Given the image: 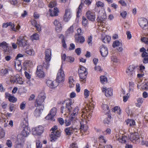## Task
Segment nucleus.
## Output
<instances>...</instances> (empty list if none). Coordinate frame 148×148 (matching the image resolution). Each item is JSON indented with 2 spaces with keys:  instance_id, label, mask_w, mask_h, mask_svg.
<instances>
[{
  "instance_id": "5fc2aeb1",
  "label": "nucleus",
  "mask_w": 148,
  "mask_h": 148,
  "mask_svg": "<svg viewBox=\"0 0 148 148\" xmlns=\"http://www.w3.org/2000/svg\"><path fill=\"white\" fill-rule=\"evenodd\" d=\"M98 139L99 141L101 142H104L106 143V140L105 139L104 137L102 135L99 136Z\"/></svg>"
},
{
  "instance_id": "f3484780",
  "label": "nucleus",
  "mask_w": 148,
  "mask_h": 148,
  "mask_svg": "<svg viewBox=\"0 0 148 148\" xmlns=\"http://www.w3.org/2000/svg\"><path fill=\"white\" fill-rule=\"evenodd\" d=\"M37 108L35 110L34 114V115L36 116H39L42 112L44 108V106H37Z\"/></svg>"
},
{
  "instance_id": "864d4df0",
  "label": "nucleus",
  "mask_w": 148,
  "mask_h": 148,
  "mask_svg": "<svg viewBox=\"0 0 148 148\" xmlns=\"http://www.w3.org/2000/svg\"><path fill=\"white\" fill-rule=\"evenodd\" d=\"M8 69L5 68L4 69H3L1 70V75H3L8 73Z\"/></svg>"
},
{
  "instance_id": "49530a36",
  "label": "nucleus",
  "mask_w": 148,
  "mask_h": 148,
  "mask_svg": "<svg viewBox=\"0 0 148 148\" xmlns=\"http://www.w3.org/2000/svg\"><path fill=\"white\" fill-rule=\"evenodd\" d=\"M19 76L18 75H17L15 76L12 77H11L10 79L11 82L16 83Z\"/></svg>"
},
{
  "instance_id": "f8f14e48",
  "label": "nucleus",
  "mask_w": 148,
  "mask_h": 148,
  "mask_svg": "<svg viewBox=\"0 0 148 148\" xmlns=\"http://www.w3.org/2000/svg\"><path fill=\"white\" fill-rule=\"evenodd\" d=\"M135 68V66L133 65L129 66L126 70L127 75L131 77L134 76L135 75L134 71Z\"/></svg>"
},
{
  "instance_id": "a19ab883",
  "label": "nucleus",
  "mask_w": 148,
  "mask_h": 148,
  "mask_svg": "<svg viewBox=\"0 0 148 148\" xmlns=\"http://www.w3.org/2000/svg\"><path fill=\"white\" fill-rule=\"evenodd\" d=\"M111 116L108 115V117L104 119L103 121V122L105 124H108L110 123L111 119Z\"/></svg>"
},
{
  "instance_id": "c85d7f7f",
  "label": "nucleus",
  "mask_w": 148,
  "mask_h": 148,
  "mask_svg": "<svg viewBox=\"0 0 148 148\" xmlns=\"http://www.w3.org/2000/svg\"><path fill=\"white\" fill-rule=\"evenodd\" d=\"M101 40L105 43H108L110 40V37L109 36H102L101 37Z\"/></svg>"
},
{
  "instance_id": "412c9836",
  "label": "nucleus",
  "mask_w": 148,
  "mask_h": 148,
  "mask_svg": "<svg viewBox=\"0 0 148 148\" xmlns=\"http://www.w3.org/2000/svg\"><path fill=\"white\" fill-rule=\"evenodd\" d=\"M129 138L131 141H136L139 138V135L137 132L132 133Z\"/></svg>"
},
{
  "instance_id": "79ce46f5",
  "label": "nucleus",
  "mask_w": 148,
  "mask_h": 148,
  "mask_svg": "<svg viewBox=\"0 0 148 148\" xmlns=\"http://www.w3.org/2000/svg\"><path fill=\"white\" fill-rule=\"evenodd\" d=\"M30 38L32 41H34L35 40H38L39 38V36L38 34L35 33L31 36Z\"/></svg>"
},
{
  "instance_id": "e433bc0d",
  "label": "nucleus",
  "mask_w": 148,
  "mask_h": 148,
  "mask_svg": "<svg viewBox=\"0 0 148 148\" xmlns=\"http://www.w3.org/2000/svg\"><path fill=\"white\" fill-rule=\"evenodd\" d=\"M142 57L143 58V62L145 64L148 63V53L145 54H143L141 55Z\"/></svg>"
},
{
  "instance_id": "4468645a",
  "label": "nucleus",
  "mask_w": 148,
  "mask_h": 148,
  "mask_svg": "<svg viewBox=\"0 0 148 148\" xmlns=\"http://www.w3.org/2000/svg\"><path fill=\"white\" fill-rule=\"evenodd\" d=\"M86 17L90 21H93L95 19V13L90 10L88 11L86 14Z\"/></svg>"
},
{
  "instance_id": "680f3d73",
  "label": "nucleus",
  "mask_w": 148,
  "mask_h": 148,
  "mask_svg": "<svg viewBox=\"0 0 148 148\" xmlns=\"http://www.w3.org/2000/svg\"><path fill=\"white\" fill-rule=\"evenodd\" d=\"M6 144L8 147L11 148L12 147V143L10 140H7Z\"/></svg>"
},
{
  "instance_id": "7ed1b4c3",
  "label": "nucleus",
  "mask_w": 148,
  "mask_h": 148,
  "mask_svg": "<svg viewBox=\"0 0 148 148\" xmlns=\"http://www.w3.org/2000/svg\"><path fill=\"white\" fill-rule=\"evenodd\" d=\"M28 38L26 36H20L17 40L16 44L19 47H24L25 46L29 47L27 42Z\"/></svg>"
},
{
  "instance_id": "dca6fc26",
  "label": "nucleus",
  "mask_w": 148,
  "mask_h": 148,
  "mask_svg": "<svg viewBox=\"0 0 148 148\" xmlns=\"http://www.w3.org/2000/svg\"><path fill=\"white\" fill-rule=\"evenodd\" d=\"M102 92H105V95L107 97H109L112 95V90L110 88L107 89L106 87H103L101 88Z\"/></svg>"
},
{
  "instance_id": "58836bf2",
  "label": "nucleus",
  "mask_w": 148,
  "mask_h": 148,
  "mask_svg": "<svg viewBox=\"0 0 148 148\" xmlns=\"http://www.w3.org/2000/svg\"><path fill=\"white\" fill-rule=\"evenodd\" d=\"M69 86L70 88H72L74 86L75 82L72 77H69Z\"/></svg>"
},
{
  "instance_id": "2f4dec72",
  "label": "nucleus",
  "mask_w": 148,
  "mask_h": 148,
  "mask_svg": "<svg viewBox=\"0 0 148 148\" xmlns=\"http://www.w3.org/2000/svg\"><path fill=\"white\" fill-rule=\"evenodd\" d=\"M112 111L119 115L121 113V110L120 107L118 106L115 107L112 110Z\"/></svg>"
},
{
  "instance_id": "bb28decb",
  "label": "nucleus",
  "mask_w": 148,
  "mask_h": 148,
  "mask_svg": "<svg viewBox=\"0 0 148 148\" xmlns=\"http://www.w3.org/2000/svg\"><path fill=\"white\" fill-rule=\"evenodd\" d=\"M71 17V13L69 10H66L65 14L64 16V20L66 21H68Z\"/></svg>"
},
{
  "instance_id": "c03bdc74",
  "label": "nucleus",
  "mask_w": 148,
  "mask_h": 148,
  "mask_svg": "<svg viewBox=\"0 0 148 148\" xmlns=\"http://www.w3.org/2000/svg\"><path fill=\"white\" fill-rule=\"evenodd\" d=\"M88 21L85 17L83 16L82 21V25L84 27L86 26L88 24Z\"/></svg>"
},
{
  "instance_id": "5701e85b",
  "label": "nucleus",
  "mask_w": 148,
  "mask_h": 148,
  "mask_svg": "<svg viewBox=\"0 0 148 148\" xmlns=\"http://www.w3.org/2000/svg\"><path fill=\"white\" fill-rule=\"evenodd\" d=\"M119 135L116 134V139L120 143H124L126 141V140L127 139V137L123 135H121V136H119Z\"/></svg>"
},
{
  "instance_id": "473e14b6",
  "label": "nucleus",
  "mask_w": 148,
  "mask_h": 148,
  "mask_svg": "<svg viewBox=\"0 0 148 148\" xmlns=\"http://www.w3.org/2000/svg\"><path fill=\"white\" fill-rule=\"evenodd\" d=\"M33 22L34 23V26L36 28L38 32L40 31L41 30V26L39 24H38L35 20H34L32 21L31 23L32 25H34Z\"/></svg>"
},
{
  "instance_id": "aec40b11",
  "label": "nucleus",
  "mask_w": 148,
  "mask_h": 148,
  "mask_svg": "<svg viewBox=\"0 0 148 148\" xmlns=\"http://www.w3.org/2000/svg\"><path fill=\"white\" fill-rule=\"evenodd\" d=\"M53 24L56 27V29L58 32H60L62 29V25L59 20L55 19L53 22Z\"/></svg>"
},
{
  "instance_id": "423d86ee",
  "label": "nucleus",
  "mask_w": 148,
  "mask_h": 148,
  "mask_svg": "<svg viewBox=\"0 0 148 148\" xmlns=\"http://www.w3.org/2000/svg\"><path fill=\"white\" fill-rule=\"evenodd\" d=\"M46 98L45 94L44 92L40 93L38 96L35 102V106H44L42 103Z\"/></svg>"
},
{
  "instance_id": "cd10ccee",
  "label": "nucleus",
  "mask_w": 148,
  "mask_h": 148,
  "mask_svg": "<svg viewBox=\"0 0 148 148\" xmlns=\"http://www.w3.org/2000/svg\"><path fill=\"white\" fill-rule=\"evenodd\" d=\"M144 100V99L142 98H138L137 100V103H136V106L138 108H140Z\"/></svg>"
},
{
  "instance_id": "9d476101",
  "label": "nucleus",
  "mask_w": 148,
  "mask_h": 148,
  "mask_svg": "<svg viewBox=\"0 0 148 148\" xmlns=\"http://www.w3.org/2000/svg\"><path fill=\"white\" fill-rule=\"evenodd\" d=\"M36 74L40 78H42L45 76V74L43 71L42 66L39 65L37 66L36 71Z\"/></svg>"
},
{
  "instance_id": "a211bd4d",
  "label": "nucleus",
  "mask_w": 148,
  "mask_h": 148,
  "mask_svg": "<svg viewBox=\"0 0 148 148\" xmlns=\"http://www.w3.org/2000/svg\"><path fill=\"white\" fill-rule=\"evenodd\" d=\"M100 52L101 55L103 57H106L108 54V50L107 47L104 46L101 47Z\"/></svg>"
},
{
  "instance_id": "6e6552de",
  "label": "nucleus",
  "mask_w": 148,
  "mask_h": 148,
  "mask_svg": "<svg viewBox=\"0 0 148 148\" xmlns=\"http://www.w3.org/2000/svg\"><path fill=\"white\" fill-rule=\"evenodd\" d=\"M65 75L61 68L59 70L57 74L56 81L58 83L63 82L65 79Z\"/></svg>"
},
{
  "instance_id": "6e6d98bb",
  "label": "nucleus",
  "mask_w": 148,
  "mask_h": 148,
  "mask_svg": "<svg viewBox=\"0 0 148 148\" xmlns=\"http://www.w3.org/2000/svg\"><path fill=\"white\" fill-rule=\"evenodd\" d=\"M5 132L2 128L0 130V138H2L5 136Z\"/></svg>"
},
{
  "instance_id": "20e7f679",
  "label": "nucleus",
  "mask_w": 148,
  "mask_h": 148,
  "mask_svg": "<svg viewBox=\"0 0 148 148\" xmlns=\"http://www.w3.org/2000/svg\"><path fill=\"white\" fill-rule=\"evenodd\" d=\"M23 123H25L26 125H23V129L21 132V134L18 135H21V137L24 140L25 137L27 136L30 132L29 128L27 126L28 121L27 118L26 119H24Z\"/></svg>"
},
{
  "instance_id": "a878e982",
  "label": "nucleus",
  "mask_w": 148,
  "mask_h": 148,
  "mask_svg": "<svg viewBox=\"0 0 148 148\" xmlns=\"http://www.w3.org/2000/svg\"><path fill=\"white\" fill-rule=\"evenodd\" d=\"M87 74L88 73L79 74V80L81 83H84L86 82Z\"/></svg>"
},
{
  "instance_id": "1a4fd4ad",
  "label": "nucleus",
  "mask_w": 148,
  "mask_h": 148,
  "mask_svg": "<svg viewBox=\"0 0 148 148\" xmlns=\"http://www.w3.org/2000/svg\"><path fill=\"white\" fill-rule=\"evenodd\" d=\"M60 136L61 132L60 131H57L54 132H51L50 135V141L52 142H55Z\"/></svg>"
},
{
  "instance_id": "bf43d9fd",
  "label": "nucleus",
  "mask_w": 148,
  "mask_h": 148,
  "mask_svg": "<svg viewBox=\"0 0 148 148\" xmlns=\"http://www.w3.org/2000/svg\"><path fill=\"white\" fill-rule=\"evenodd\" d=\"M9 23L10 25H9V26H10L11 29L14 31L16 32V28L15 27V25L14 24L11 22H9Z\"/></svg>"
},
{
  "instance_id": "f03ea898",
  "label": "nucleus",
  "mask_w": 148,
  "mask_h": 148,
  "mask_svg": "<svg viewBox=\"0 0 148 148\" xmlns=\"http://www.w3.org/2000/svg\"><path fill=\"white\" fill-rule=\"evenodd\" d=\"M65 106H62L61 107V112L64 114L71 112L73 107L72 100L69 99H67L65 100Z\"/></svg>"
},
{
  "instance_id": "13d9d810",
  "label": "nucleus",
  "mask_w": 148,
  "mask_h": 148,
  "mask_svg": "<svg viewBox=\"0 0 148 148\" xmlns=\"http://www.w3.org/2000/svg\"><path fill=\"white\" fill-rule=\"evenodd\" d=\"M58 83L56 81H53L52 84L51 85V88H55L58 85Z\"/></svg>"
},
{
  "instance_id": "9b49d317",
  "label": "nucleus",
  "mask_w": 148,
  "mask_h": 148,
  "mask_svg": "<svg viewBox=\"0 0 148 148\" xmlns=\"http://www.w3.org/2000/svg\"><path fill=\"white\" fill-rule=\"evenodd\" d=\"M25 140L21 137V135H18L17 136V141L16 144L15 145V148H23V144L24 143Z\"/></svg>"
},
{
  "instance_id": "e2e57ef3",
  "label": "nucleus",
  "mask_w": 148,
  "mask_h": 148,
  "mask_svg": "<svg viewBox=\"0 0 148 148\" xmlns=\"http://www.w3.org/2000/svg\"><path fill=\"white\" fill-rule=\"evenodd\" d=\"M111 130L110 128H107L104 131H102V132L104 134L105 133L106 134H110L111 133Z\"/></svg>"
},
{
  "instance_id": "4be33fe9",
  "label": "nucleus",
  "mask_w": 148,
  "mask_h": 148,
  "mask_svg": "<svg viewBox=\"0 0 148 148\" xmlns=\"http://www.w3.org/2000/svg\"><path fill=\"white\" fill-rule=\"evenodd\" d=\"M5 98H8V100L14 103L17 101V99L13 96H11L8 93L6 92L5 93Z\"/></svg>"
},
{
  "instance_id": "2eb2a0df",
  "label": "nucleus",
  "mask_w": 148,
  "mask_h": 148,
  "mask_svg": "<svg viewBox=\"0 0 148 148\" xmlns=\"http://www.w3.org/2000/svg\"><path fill=\"white\" fill-rule=\"evenodd\" d=\"M32 130L33 134L39 135L43 133L44 129L42 126H39L37 127L33 128Z\"/></svg>"
},
{
  "instance_id": "4c0bfd02",
  "label": "nucleus",
  "mask_w": 148,
  "mask_h": 148,
  "mask_svg": "<svg viewBox=\"0 0 148 148\" xmlns=\"http://www.w3.org/2000/svg\"><path fill=\"white\" fill-rule=\"evenodd\" d=\"M79 74L87 73L86 69L83 66H81L80 67V69L78 70Z\"/></svg>"
},
{
  "instance_id": "37998d69",
  "label": "nucleus",
  "mask_w": 148,
  "mask_h": 148,
  "mask_svg": "<svg viewBox=\"0 0 148 148\" xmlns=\"http://www.w3.org/2000/svg\"><path fill=\"white\" fill-rule=\"evenodd\" d=\"M26 53L30 56H33L34 54V52L33 49L31 48L30 49L27 50L25 51Z\"/></svg>"
},
{
  "instance_id": "7c9ffc66",
  "label": "nucleus",
  "mask_w": 148,
  "mask_h": 148,
  "mask_svg": "<svg viewBox=\"0 0 148 148\" xmlns=\"http://www.w3.org/2000/svg\"><path fill=\"white\" fill-rule=\"evenodd\" d=\"M84 0H81V1H84ZM83 4H82V2L79 5L77 9V16L79 17L80 16V14L82 12V5Z\"/></svg>"
},
{
  "instance_id": "774afa93",
  "label": "nucleus",
  "mask_w": 148,
  "mask_h": 148,
  "mask_svg": "<svg viewBox=\"0 0 148 148\" xmlns=\"http://www.w3.org/2000/svg\"><path fill=\"white\" fill-rule=\"evenodd\" d=\"M96 5L98 7H102L104 5L103 3L100 1H99L96 3Z\"/></svg>"
},
{
  "instance_id": "72a5a7b5",
  "label": "nucleus",
  "mask_w": 148,
  "mask_h": 148,
  "mask_svg": "<svg viewBox=\"0 0 148 148\" xmlns=\"http://www.w3.org/2000/svg\"><path fill=\"white\" fill-rule=\"evenodd\" d=\"M126 122L127 124L130 126H133L135 124V122L133 119H128L127 121H126Z\"/></svg>"
},
{
  "instance_id": "0e129e2a",
  "label": "nucleus",
  "mask_w": 148,
  "mask_h": 148,
  "mask_svg": "<svg viewBox=\"0 0 148 148\" xmlns=\"http://www.w3.org/2000/svg\"><path fill=\"white\" fill-rule=\"evenodd\" d=\"M89 94L90 92L87 89H86L84 90V94L85 98L89 96Z\"/></svg>"
},
{
  "instance_id": "603ef678",
  "label": "nucleus",
  "mask_w": 148,
  "mask_h": 148,
  "mask_svg": "<svg viewBox=\"0 0 148 148\" xmlns=\"http://www.w3.org/2000/svg\"><path fill=\"white\" fill-rule=\"evenodd\" d=\"M56 5V2L55 1H53L50 2L49 5V7L50 8H52L55 7Z\"/></svg>"
},
{
  "instance_id": "c9c22d12",
  "label": "nucleus",
  "mask_w": 148,
  "mask_h": 148,
  "mask_svg": "<svg viewBox=\"0 0 148 148\" xmlns=\"http://www.w3.org/2000/svg\"><path fill=\"white\" fill-rule=\"evenodd\" d=\"M71 112H72L73 113L72 114L77 115L80 112L79 111V108L78 107H76L74 108H73L72 111Z\"/></svg>"
},
{
  "instance_id": "393cba45",
  "label": "nucleus",
  "mask_w": 148,
  "mask_h": 148,
  "mask_svg": "<svg viewBox=\"0 0 148 148\" xmlns=\"http://www.w3.org/2000/svg\"><path fill=\"white\" fill-rule=\"evenodd\" d=\"M75 37L76 42L83 43L85 41L84 38L83 36H79L77 34H75Z\"/></svg>"
},
{
  "instance_id": "ddd939ff",
  "label": "nucleus",
  "mask_w": 148,
  "mask_h": 148,
  "mask_svg": "<svg viewBox=\"0 0 148 148\" xmlns=\"http://www.w3.org/2000/svg\"><path fill=\"white\" fill-rule=\"evenodd\" d=\"M140 26L143 29H145L147 27L148 22L147 20L145 18H140L138 20Z\"/></svg>"
},
{
  "instance_id": "4d7b16f0",
  "label": "nucleus",
  "mask_w": 148,
  "mask_h": 148,
  "mask_svg": "<svg viewBox=\"0 0 148 148\" xmlns=\"http://www.w3.org/2000/svg\"><path fill=\"white\" fill-rule=\"evenodd\" d=\"M121 42H119L118 40H116L113 44L112 46L114 47H116L119 46L121 44Z\"/></svg>"
},
{
  "instance_id": "b1692460",
  "label": "nucleus",
  "mask_w": 148,
  "mask_h": 148,
  "mask_svg": "<svg viewBox=\"0 0 148 148\" xmlns=\"http://www.w3.org/2000/svg\"><path fill=\"white\" fill-rule=\"evenodd\" d=\"M50 16H58L59 11L57 8H54L53 10L50 9L49 10Z\"/></svg>"
},
{
  "instance_id": "69168bd1",
  "label": "nucleus",
  "mask_w": 148,
  "mask_h": 148,
  "mask_svg": "<svg viewBox=\"0 0 148 148\" xmlns=\"http://www.w3.org/2000/svg\"><path fill=\"white\" fill-rule=\"evenodd\" d=\"M70 62H73L74 61V58L68 56L66 57V61Z\"/></svg>"
},
{
  "instance_id": "338daca9",
  "label": "nucleus",
  "mask_w": 148,
  "mask_h": 148,
  "mask_svg": "<svg viewBox=\"0 0 148 148\" xmlns=\"http://www.w3.org/2000/svg\"><path fill=\"white\" fill-rule=\"evenodd\" d=\"M111 59L113 62L117 63L119 62L118 60H117L116 56H112L111 58Z\"/></svg>"
},
{
  "instance_id": "f257e3e1",
  "label": "nucleus",
  "mask_w": 148,
  "mask_h": 148,
  "mask_svg": "<svg viewBox=\"0 0 148 148\" xmlns=\"http://www.w3.org/2000/svg\"><path fill=\"white\" fill-rule=\"evenodd\" d=\"M83 114L81 116L82 118H84V119L80 122V128L81 130H83L84 131H86L88 129V127L87 125V119L88 121L91 118V115L90 114L88 111H84L82 112Z\"/></svg>"
},
{
  "instance_id": "a18cd8bd",
  "label": "nucleus",
  "mask_w": 148,
  "mask_h": 148,
  "mask_svg": "<svg viewBox=\"0 0 148 148\" xmlns=\"http://www.w3.org/2000/svg\"><path fill=\"white\" fill-rule=\"evenodd\" d=\"M77 115H74L73 114H71L70 116L69 119L71 121L73 122L76 121L77 120Z\"/></svg>"
},
{
  "instance_id": "0eeeda50",
  "label": "nucleus",
  "mask_w": 148,
  "mask_h": 148,
  "mask_svg": "<svg viewBox=\"0 0 148 148\" xmlns=\"http://www.w3.org/2000/svg\"><path fill=\"white\" fill-rule=\"evenodd\" d=\"M57 109L55 108H53L50 111L49 113L46 117V119L54 121L55 119L54 116H55L57 112Z\"/></svg>"
},
{
  "instance_id": "de8ad7c7",
  "label": "nucleus",
  "mask_w": 148,
  "mask_h": 148,
  "mask_svg": "<svg viewBox=\"0 0 148 148\" xmlns=\"http://www.w3.org/2000/svg\"><path fill=\"white\" fill-rule=\"evenodd\" d=\"M73 32V25L71 26L66 31V33L67 34H69L72 33Z\"/></svg>"
},
{
  "instance_id": "f704fd0d",
  "label": "nucleus",
  "mask_w": 148,
  "mask_h": 148,
  "mask_svg": "<svg viewBox=\"0 0 148 148\" xmlns=\"http://www.w3.org/2000/svg\"><path fill=\"white\" fill-rule=\"evenodd\" d=\"M102 108L104 112L105 113L108 114L110 112L109 107L107 104H103L102 106Z\"/></svg>"
},
{
  "instance_id": "39448f33",
  "label": "nucleus",
  "mask_w": 148,
  "mask_h": 148,
  "mask_svg": "<svg viewBox=\"0 0 148 148\" xmlns=\"http://www.w3.org/2000/svg\"><path fill=\"white\" fill-rule=\"evenodd\" d=\"M45 59L46 62L43 63V66L45 67L46 69L49 68V64L48 62L50 61L51 58V51L49 49H47L45 51Z\"/></svg>"
},
{
  "instance_id": "8fccbe9b",
  "label": "nucleus",
  "mask_w": 148,
  "mask_h": 148,
  "mask_svg": "<svg viewBox=\"0 0 148 148\" xmlns=\"http://www.w3.org/2000/svg\"><path fill=\"white\" fill-rule=\"evenodd\" d=\"M146 36V37H142L141 40L145 43L148 44V34Z\"/></svg>"
},
{
  "instance_id": "052dcab7",
  "label": "nucleus",
  "mask_w": 148,
  "mask_h": 148,
  "mask_svg": "<svg viewBox=\"0 0 148 148\" xmlns=\"http://www.w3.org/2000/svg\"><path fill=\"white\" fill-rule=\"evenodd\" d=\"M95 70L97 72H101L102 71L101 67L99 66H96L95 67Z\"/></svg>"
},
{
  "instance_id": "3c124183",
  "label": "nucleus",
  "mask_w": 148,
  "mask_h": 148,
  "mask_svg": "<svg viewBox=\"0 0 148 148\" xmlns=\"http://www.w3.org/2000/svg\"><path fill=\"white\" fill-rule=\"evenodd\" d=\"M134 83L132 82H129V90L130 91H133L134 90Z\"/></svg>"
},
{
  "instance_id": "6ab92c4d",
  "label": "nucleus",
  "mask_w": 148,
  "mask_h": 148,
  "mask_svg": "<svg viewBox=\"0 0 148 148\" xmlns=\"http://www.w3.org/2000/svg\"><path fill=\"white\" fill-rule=\"evenodd\" d=\"M0 47H1L3 49V51L5 55L8 54L9 53V48L7 44L4 41L1 43H0Z\"/></svg>"
},
{
  "instance_id": "ea45409f",
  "label": "nucleus",
  "mask_w": 148,
  "mask_h": 148,
  "mask_svg": "<svg viewBox=\"0 0 148 148\" xmlns=\"http://www.w3.org/2000/svg\"><path fill=\"white\" fill-rule=\"evenodd\" d=\"M100 80L101 83L102 84H105L107 82V78L104 76H102L100 77Z\"/></svg>"
},
{
  "instance_id": "09e8293b",
  "label": "nucleus",
  "mask_w": 148,
  "mask_h": 148,
  "mask_svg": "<svg viewBox=\"0 0 148 148\" xmlns=\"http://www.w3.org/2000/svg\"><path fill=\"white\" fill-rule=\"evenodd\" d=\"M60 38H62V46L64 48H66V45L65 43V42L63 35L62 34L60 35Z\"/></svg>"
},
{
  "instance_id": "c756f323",
  "label": "nucleus",
  "mask_w": 148,
  "mask_h": 148,
  "mask_svg": "<svg viewBox=\"0 0 148 148\" xmlns=\"http://www.w3.org/2000/svg\"><path fill=\"white\" fill-rule=\"evenodd\" d=\"M65 131L67 135H70L73 133V127L72 126L66 128L65 130Z\"/></svg>"
}]
</instances>
